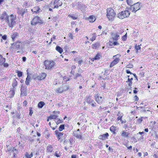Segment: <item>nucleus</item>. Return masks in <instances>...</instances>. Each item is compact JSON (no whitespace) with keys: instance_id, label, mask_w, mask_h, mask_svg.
I'll return each instance as SVG.
<instances>
[{"instance_id":"0e129e2a","label":"nucleus","mask_w":158,"mask_h":158,"mask_svg":"<svg viewBox=\"0 0 158 158\" xmlns=\"http://www.w3.org/2000/svg\"><path fill=\"white\" fill-rule=\"evenodd\" d=\"M134 98H135V101H137L138 100H139V98L138 97L136 96V95H135V97H134Z\"/></svg>"},{"instance_id":"20e7f679","label":"nucleus","mask_w":158,"mask_h":158,"mask_svg":"<svg viewBox=\"0 0 158 158\" xmlns=\"http://www.w3.org/2000/svg\"><path fill=\"white\" fill-rule=\"evenodd\" d=\"M107 16L110 19H112L115 16L116 14L114 12V10L112 8H107Z\"/></svg>"},{"instance_id":"6e6d98bb","label":"nucleus","mask_w":158,"mask_h":158,"mask_svg":"<svg viewBox=\"0 0 158 158\" xmlns=\"http://www.w3.org/2000/svg\"><path fill=\"white\" fill-rule=\"evenodd\" d=\"M127 37V34H126L125 35H124L122 37V40H126L125 38L126 39Z\"/></svg>"},{"instance_id":"393cba45","label":"nucleus","mask_w":158,"mask_h":158,"mask_svg":"<svg viewBox=\"0 0 158 158\" xmlns=\"http://www.w3.org/2000/svg\"><path fill=\"white\" fill-rule=\"evenodd\" d=\"M31 81V77L29 76H27L25 81V84L27 85H29V83Z\"/></svg>"},{"instance_id":"e2e57ef3","label":"nucleus","mask_w":158,"mask_h":158,"mask_svg":"<svg viewBox=\"0 0 158 158\" xmlns=\"http://www.w3.org/2000/svg\"><path fill=\"white\" fill-rule=\"evenodd\" d=\"M132 75H133L134 76V77L135 78H136V79L138 81V77H137V76L136 75V74H135V73H133V74H132Z\"/></svg>"},{"instance_id":"dca6fc26","label":"nucleus","mask_w":158,"mask_h":158,"mask_svg":"<svg viewBox=\"0 0 158 158\" xmlns=\"http://www.w3.org/2000/svg\"><path fill=\"white\" fill-rule=\"evenodd\" d=\"M119 60L118 58H115L110 63V67L111 68L116 64L119 61Z\"/></svg>"},{"instance_id":"79ce46f5","label":"nucleus","mask_w":158,"mask_h":158,"mask_svg":"<svg viewBox=\"0 0 158 158\" xmlns=\"http://www.w3.org/2000/svg\"><path fill=\"white\" fill-rule=\"evenodd\" d=\"M54 155L58 157H59L60 156V152L58 153L57 152H56L55 153V154H54Z\"/></svg>"},{"instance_id":"b1692460","label":"nucleus","mask_w":158,"mask_h":158,"mask_svg":"<svg viewBox=\"0 0 158 158\" xmlns=\"http://www.w3.org/2000/svg\"><path fill=\"white\" fill-rule=\"evenodd\" d=\"M116 127L114 126H112L110 128V131L113 133L114 134H116L115 131H116Z\"/></svg>"},{"instance_id":"c756f323","label":"nucleus","mask_w":158,"mask_h":158,"mask_svg":"<svg viewBox=\"0 0 158 158\" xmlns=\"http://www.w3.org/2000/svg\"><path fill=\"white\" fill-rule=\"evenodd\" d=\"M101 57V55L99 53H98L93 59L94 60H99Z\"/></svg>"},{"instance_id":"49530a36","label":"nucleus","mask_w":158,"mask_h":158,"mask_svg":"<svg viewBox=\"0 0 158 158\" xmlns=\"http://www.w3.org/2000/svg\"><path fill=\"white\" fill-rule=\"evenodd\" d=\"M68 16L70 17H71L72 18H73V19H76L77 18V17H76L75 16L72 15H68Z\"/></svg>"},{"instance_id":"aec40b11","label":"nucleus","mask_w":158,"mask_h":158,"mask_svg":"<svg viewBox=\"0 0 158 158\" xmlns=\"http://www.w3.org/2000/svg\"><path fill=\"white\" fill-rule=\"evenodd\" d=\"M121 135L123 137H126L128 136V134L124 131H123L120 132Z\"/></svg>"},{"instance_id":"052dcab7","label":"nucleus","mask_w":158,"mask_h":158,"mask_svg":"<svg viewBox=\"0 0 158 158\" xmlns=\"http://www.w3.org/2000/svg\"><path fill=\"white\" fill-rule=\"evenodd\" d=\"M58 74H59V77H60V78H64V76H63L61 74V73H58Z\"/></svg>"},{"instance_id":"4d7b16f0","label":"nucleus","mask_w":158,"mask_h":158,"mask_svg":"<svg viewBox=\"0 0 158 158\" xmlns=\"http://www.w3.org/2000/svg\"><path fill=\"white\" fill-rule=\"evenodd\" d=\"M134 89H135V90H133V93H134L136 94L138 92V91L136 90V89H137L136 87L134 88Z\"/></svg>"},{"instance_id":"f257e3e1","label":"nucleus","mask_w":158,"mask_h":158,"mask_svg":"<svg viewBox=\"0 0 158 158\" xmlns=\"http://www.w3.org/2000/svg\"><path fill=\"white\" fill-rule=\"evenodd\" d=\"M15 18L16 17L12 14L10 16L8 15V22H6L8 23V26L12 28L15 24Z\"/></svg>"},{"instance_id":"2eb2a0df","label":"nucleus","mask_w":158,"mask_h":158,"mask_svg":"<svg viewBox=\"0 0 158 158\" xmlns=\"http://www.w3.org/2000/svg\"><path fill=\"white\" fill-rule=\"evenodd\" d=\"M21 95L22 96H26L27 95V92L25 88L22 86L21 89Z\"/></svg>"},{"instance_id":"4be33fe9","label":"nucleus","mask_w":158,"mask_h":158,"mask_svg":"<svg viewBox=\"0 0 158 158\" xmlns=\"http://www.w3.org/2000/svg\"><path fill=\"white\" fill-rule=\"evenodd\" d=\"M86 98V102L89 104L91 103L94 101V100L91 98V97L90 96L89 97H87Z\"/></svg>"},{"instance_id":"603ef678","label":"nucleus","mask_w":158,"mask_h":158,"mask_svg":"<svg viewBox=\"0 0 158 158\" xmlns=\"http://www.w3.org/2000/svg\"><path fill=\"white\" fill-rule=\"evenodd\" d=\"M7 36L6 35H5L2 36V39L3 40H5L7 39Z\"/></svg>"},{"instance_id":"a211bd4d","label":"nucleus","mask_w":158,"mask_h":158,"mask_svg":"<svg viewBox=\"0 0 158 158\" xmlns=\"http://www.w3.org/2000/svg\"><path fill=\"white\" fill-rule=\"evenodd\" d=\"M74 135L77 138L82 139V136L80 132L76 131L74 133Z\"/></svg>"},{"instance_id":"7ed1b4c3","label":"nucleus","mask_w":158,"mask_h":158,"mask_svg":"<svg viewBox=\"0 0 158 158\" xmlns=\"http://www.w3.org/2000/svg\"><path fill=\"white\" fill-rule=\"evenodd\" d=\"M11 46L10 47L11 49H13L14 46L15 47V49L16 50H20L22 46V44L21 42L19 40L17 41L16 42L11 44Z\"/></svg>"},{"instance_id":"8fccbe9b","label":"nucleus","mask_w":158,"mask_h":158,"mask_svg":"<svg viewBox=\"0 0 158 158\" xmlns=\"http://www.w3.org/2000/svg\"><path fill=\"white\" fill-rule=\"evenodd\" d=\"M73 141L74 140L73 138H70L69 139V142L71 145H73Z\"/></svg>"},{"instance_id":"72a5a7b5","label":"nucleus","mask_w":158,"mask_h":158,"mask_svg":"<svg viewBox=\"0 0 158 158\" xmlns=\"http://www.w3.org/2000/svg\"><path fill=\"white\" fill-rule=\"evenodd\" d=\"M80 77V79L82 78L81 74L77 73L75 74V77H74V79L75 80H76L77 79V77Z\"/></svg>"},{"instance_id":"a878e982","label":"nucleus","mask_w":158,"mask_h":158,"mask_svg":"<svg viewBox=\"0 0 158 158\" xmlns=\"http://www.w3.org/2000/svg\"><path fill=\"white\" fill-rule=\"evenodd\" d=\"M100 44L99 43H96L95 44H92V48L94 49H96L97 47L100 46Z\"/></svg>"},{"instance_id":"58836bf2","label":"nucleus","mask_w":158,"mask_h":158,"mask_svg":"<svg viewBox=\"0 0 158 158\" xmlns=\"http://www.w3.org/2000/svg\"><path fill=\"white\" fill-rule=\"evenodd\" d=\"M127 3L129 5H131L132 4H133V2L131 0H126Z\"/></svg>"},{"instance_id":"bf43d9fd","label":"nucleus","mask_w":158,"mask_h":158,"mask_svg":"<svg viewBox=\"0 0 158 158\" xmlns=\"http://www.w3.org/2000/svg\"><path fill=\"white\" fill-rule=\"evenodd\" d=\"M126 73H130V74H133V73H132L130 71H129V70H126Z\"/></svg>"},{"instance_id":"09e8293b","label":"nucleus","mask_w":158,"mask_h":158,"mask_svg":"<svg viewBox=\"0 0 158 158\" xmlns=\"http://www.w3.org/2000/svg\"><path fill=\"white\" fill-rule=\"evenodd\" d=\"M113 45H118L119 43L117 41H114L113 43Z\"/></svg>"},{"instance_id":"0eeeda50","label":"nucleus","mask_w":158,"mask_h":158,"mask_svg":"<svg viewBox=\"0 0 158 158\" xmlns=\"http://www.w3.org/2000/svg\"><path fill=\"white\" fill-rule=\"evenodd\" d=\"M69 89V88L67 85L63 84L60 88L56 90V92L57 93H61Z\"/></svg>"},{"instance_id":"69168bd1","label":"nucleus","mask_w":158,"mask_h":158,"mask_svg":"<svg viewBox=\"0 0 158 158\" xmlns=\"http://www.w3.org/2000/svg\"><path fill=\"white\" fill-rule=\"evenodd\" d=\"M27 76H29V77H31V74H30L29 73H28V69H27Z\"/></svg>"},{"instance_id":"412c9836","label":"nucleus","mask_w":158,"mask_h":158,"mask_svg":"<svg viewBox=\"0 0 158 158\" xmlns=\"http://www.w3.org/2000/svg\"><path fill=\"white\" fill-rule=\"evenodd\" d=\"M18 36V34L17 32H14L11 36V37L13 41H14L15 39L17 38Z\"/></svg>"},{"instance_id":"473e14b6","label":"nucleus","mask_w":158,"mask_h":158,"mask_svg":"<svg viewBox=\"0 0 158 158\" xmlns=\"http://www.w3.org/2000/svg\"><path fill=\"white\" fill-rule=\"evenodd\" d=\"M64 124H61L60 125L59 128V130L60 131H62L63 130H64Z\"/></svg>"},{"instance_id":"de8ad7c7","label":"nucleus","mask_w":158,"mask_h":158,"mask_svg":"<svg viewBox=\"0 0 158 158\" xmlns=\"http://www.w3.org/2000/svg\"><path fill=\"white\" fill-rule=\"evenodd\" d=\"M69 45H66L64 47V49H65L66 51H67V50L69 49Z\"/></svg>"},{"instance_id":"2f4dec72","label":"nucleus","mask_w":158,"mask_h":158,"mask_svg":"<svg viewBox=\"0 0 158 158\" xmlns=\"http://www.w3.org/2000/svg\"><path fill=\"white\" fill-rule=\"evenodd\" d=\"M77 9H82V4H80V3L78 2L77 3Z\"/></svg>"},{"instance_id":"9b49d317","label":"nucleus","mask_w":158,"mask_h":158,"mask_svg":"<svg viewBox=\"0 0 158 158\" xmlns=\"http://www.w3.org/2000/svg\"><path fill=\"white\" fill-rule=\"evenodd\" d=\"M112 38H111L113 41H117L119 38V36L118 34L117 33H113L112 35Z\"/></svg>"},{"instance_id":"774afa93","label":"nucleus","mask_w":158,"mask_h":158,"mask_svg":"<svg viewBox=\"0 0 158 158\" xmlns=\"http://www.w3.org/2000/svg\"><path fill=\"white\" fill-rule=\"evenodd\" d=\"M82 62L83 61L82 60H81L78 61V63L79 64L81 65Z\"/></svg>"},{"instance_id":"6ab92c4d","label":"nucleus","mask_w":158,"mask_h":158,"mask_svg":"<svg viewBox=\"0 0 158 158\" xmlns=\"http://www.w3.org/2000/svg\"><path fill=\"white\" fill-rule=\"evenodd\" d=\"M53 148L52 145H49L47 147V152H52Z\"/></svg>"},{"instance_id":"9d476101","label":"nucleus","mask_w":158,"mask_h":158,"mask_svg":"<svg viewBox=\"0 0 158 158\" xmlns=\"http://www.w3.org/2000/svg\"><path fill=\"white\" fill-rule=\"evenodd\" d=\"M8 15H7L6 12H4L1 16H0V19L5 20L6 22H8Z\"/></svg>"},{"instance_id":"f8f14e48","label":"nucleus","mask_w":158,"mask_h":158,"mask_svg":"<svg viewBox=\"0 0 158 158\" xmlns=\"http://www.w3.org/2000/svg\"><path fill=\"white\" fill-rule=\"evenodd\" d=\"M55 6L54 8H58L59 6H61L62 4V2L60 0H55L54 2Z\"/></svg>"},{"instance_id":"bb28decb","label":"nucleus","mask_w":158,"mask_h":158,"mask_svg":"<svg viewBox=\"0 0 158 158\" xmlns=\"http://www.w3.org/2000/svg\"><path fill=\"white\" fill-rule=\"evenodd\" d=\"M88 19L90 22H93L95 21V19L94 16L91 15L89 17Z\"/></svg>"},{"instance_id":"f704fd0d","label":"nucleus","mask_w":158,"mask_h":158,"mask_svg":"<svg viewBox=\"0 0 158 158\" xmlns=\"http://www.w3.org/2000/svg\"><path fill=\"white\" fill-rule=\"evenodd\" d=\"M17 85V81H16V79H15L14 80L13 82V87L15 88L16 87Z\"/></svg>"},{"instance_id":"423d86ee","label":"nucleus","mask_w":158,"mask_h":158,"mask_svg":"<svg viewBox=\"0 0 158 158\" xmlns=\"http://www.w3.org/2000/svg\"><path fill=\"white\" fill-rule=\"evenodd\" d=\"M130 14L129 11L128 10L122 11L118 15V17L120 19H123L128 17Z\"/></svg>"},{"instance_id":"1a4fd4ad","label":"nucleus","mask_w":158,"mask_h":158,"mask_svg":"<svg viewBox=\"0 0 158 158\" xmlns=\"http://www.w3.org/2000/svg\"><path fill=\"white\" fill-rule=\"evenodd\" d=\"M94 97L95 98L96 101L99 104H101L104 102V98L101 96H99L98 94H95Z\"/></svg>"},{"instance_id":"c03bdc74","label":"nucleus","mask_w":158,"mask_h":158,"mask_svg":"<svg viewBox=\"0 0 158 158\" xmlns=\"http://www.w3.org/2000/svg\"><path fill=\"white\" fill-rule=\"evenodd\" d=\"M133 65L132 64H129L127 65L126 66V67L127 68H133Z\"/></svg>"},{"instance_id":"a18cd8bd","label":"nucleus","mask_w":158,"mask_h":158,"mask_svg":"<svg viewBox=\"0 0 158 158\" xmlns=\"http://www.w3.org/2000/svg\"><path fill=\"white\" fill-rule=\"evenodd\" d=\"M113 40L111 39H110V41L109 42V45L110 46H111L113 45Z\"/></svg>"},{"instance_id":"e433bc0d","label":"nucleus","mask_w":158,"mask_h":158,"mask_svg":"<svg viewBox=\"0 0 158 158\" xmlns=\"http://www.w3.org/2000/svg\"><path fill=\"white\" fill-rule=\"evenodd\" d=\"M13 148L12 147L8 146L7 147V150L9 152H12Z\"/></svg>"},{"instance_id":"ddd939ff","label":"nucleus","mask_w":158,"mask_h":158,"mask_svg":"<svg viewBox=\"0 0 158 158\" xmlns=\"http://www.w3.org/2000/svg\"><path fill=\"white\" fill-rule=\"evenodd\" d=\"M46 74L45 73H42L38 76L36 78L39 80H41L45 78Z\"/></svg>"},{"instance_id":"5701e85b","label":"nucleus","mask_w":158,"mask_h":158,"mask_svg":"<svg viewBox=\"0 0 158 158\" xmlns=\"http://www.w3.org/2000/svg\"><path fill=\"white\" fill-rule=\"evenodd\" d=\"M56 50L60 54L62 53L63 52V49L59 46H56Z\"/></svg>"},{"instance_id":"13d9d810","label":"nucleus","mask_w":158,"mask_h":158,"mask_svg":"<svg viewBox=\"0 0 158 158\" xmlns=\"http://www.w3.org/2000/svg\"><path fill=\"white\" fill-rule=\"evenodd\" d=\"M26 156L27 158H31V155L28 153H27L26 155Z\"/></svg>"},{"instance_id":"3c124183","label":"nucleus","mask_w":158,"mask_h":158,"mask_svg":"<svg viewBox=\"0 0 158 158\" xmlns=\"http://www.w3.org/2000/svg\"><path fill=\"white\" fill-rule=\"evenodd\" d=\"M143 120V117H141V118H139L137 120V122L138 123H141Z\"/></svg>"},{"instance_id":"a19ab883","label":"nucleus","mask_w":158,"mask_h":158,"mask_svg":"<svg viewBox=\"0 0 158 158\" xmlns=\"http://www.w3.org/2000/svg\"><path fill=\"white\" fill-rule=\"evenodd\" d=\"M135 48L136 49V50L137 51V52H138V50L140 49L141 48L140 47L139 45L137 46V45H135Z\"/></svg>"},{"instance_id":"39448f33","label":"nucleus","mask_w":158,"mask_h":158,"mask_svg":"<svg viewBox=\"0 0 158 158\" xmlns=\"http://www.w3.org/2000/svg\"><path fill=\"white\" fill-rule=\"evenodd\" d=\"M44 64L45 67V69H50L54 67L55 63L50 60H46L44 62Z\"/></svg>"},{"instance_id":"680f3d73","label":"nucleus","mask_w":158,"mask_h":158,"mask_svg":"<svg viewBox=\"0 0 158 158\" xmlns=\"http://www.w3.org/2000/svg\"><path fill=\"white\" fill-rule=\"evenodd\" d=\"M3 66L5 67H7L8 66L9 64L7 63H4L3 64Z\"/></svg>"},{"instance_id":"f3484780","label":"nucleus","mask_w":158,"mask_h":158,"mask_svg":"<svg viewBox=\"0 0 158 158\" xmlns=\"http://www.w3.org/2000/svg\"><path fill=\"white\" fill-rule=\"evenodd\" d=\"M56 135L57 136V138L58 139H60L61 137L63 135L64 133L62 132H59L58 130H56L55 131Z\"/></svg>"},{"instance_id":"4c0bfd02","label":"nucleus","mask_w":158,"mask_h":158,"mask_svg":"<svg viewBox=\"0 0 158 158\" xmlns=\"http://www.w3.org/2000/svg\"><path fill=\"white\" fill-rule=\"evenodd\" d=\"M17 73L18 77H20L22 76L23 73L22 72L18 71L17 72Z\"/></svg>"},{"instance_id":"864d4df0","label":"nucleus","mask_w":158,"mask_h":158,"mask_svg":"<svg viewBox=\"0 0 158 158\" xmlns=\"http://www.w3.org/2000/svg\"><path fill=\"white\" fill-rule=\"evenodd\" d=\"M15 152V153H17L18 152V150L16 148H15L13 147V149H12V152Z\"/></svg>"},{"instance_id":"6e6552de","label":"nucleus","mask_w":158,"mask_h":158,"mask_svg":"<svg viewBox=\"0 0 158 158\" xmlns=\"http://www.w3.org/2000/svg\"><path fill=\"white\" fill-rule=\"evenodd\" d=\"M42 23L43 22L39 17L35 16L31 21V24L33 25H35L37 23Z\"/></svg>"},{"instance_id":"c85d7f7f","label":"nucleus","mask_w":158,"mask_h":158,"mask_svg":"<svg viewBox=\"0 0 158 158\" xmlns=\"http://www.w3.org/2000/svg\"><path fill=\"white\" fill-rule=\"evenodd\" d=\"M45 103L43 102H40L38 105V107L40 108H42L44 105Z\"/></svg>"},{"instance_id":"4468645a","label":"nucleus","mask_w":158,"mask_h":158,"mask_svg":"<svg viewBox=\"0 0 158 158\" xmlns=\"http://www.w3.org/2000/svg\"><path fill=\"white\" fill-rule=\"evenodd\" d=\"M109 134L107 133H106L105 134H103L102 135H100L98 137V138L102 140H105L108 138L109 136Z\"/></svg>"},{"instance_id":"f03ea898","label":"nucleus","mask_w":158,"mask_h":158,"mask_svg":"<svg viewBox=\"0 0 158 158\" xmlns=\"http://www.w3.org/2000/svg\"><path fill=\"white\" fill-rule=\"evenodd\" d=\"M141 3L137 2L133 5L132 4L130 6V10H132V12L135 13L136 11L139 10L142 6L140 5Z\"/></svg>"},{"instance_id":"5fc2aeb1","label":"nucleus","mask_w":158,"mask_h":158,"mask_svg":"<svg viewBox=\"0 0 158 158\" xmlns=\"http://www.w3.org/2000/svg\"><path fill=\"white\" fill-rule=\"evenodd\" d=\"M18 13L19 14L21 15H23L24 14V11H23L19 10Z\"/></svg>"},{"instance_id":"37998d69","label":"nucleus","mask_w":158,"mask_h":158,"mask_svg":"<svg viewBox=\"0 0 158 158\" xmlns=\"http://www.w3.org/2000/svg\"><path fill=\"white\" fill-rule=\"evenodd\" d=\"M57 117V116L55 115H53L51 116H50L49 117L50 118V119H56Z\"/></svg>"},{"instance_id":"338daca9","label":"nucleus","mask_w":158,"mask_h":158,"mask_svg":"<svg viewBox=\"0 0 158 158\" xmlns=\"http://www.w3.org/2000/svg\"><path fill=\"white\" fill-rule=\"evenodd\" d=\"M122 116H119L118 117L117 119L118 120H122Z\"/></svg>"},{"instance_id":"7c9ffc66","label":"nucleus","mask_w":158,"mask_h":158,"mask_svg":"<svg viewBox=\"0 0 158 158\" xmlns=\"http://www.w3.org/2000/svg\"><path fill=\"white\" fill-rule=\"evenodd\" d=\"M93 36L90 39V40L92 41H94L95 40L96 38V34L95 33H94L93 34Z\"/></svg>"},{"instance_id":"cd10ccee","label":"nucleus","mask_w":158,"mask_h":158,"mask_svg":"<svg viewBox=\"0 0 158 158\" xmlns=\"http://www.w3.org/2000/svg\"><path fill=\"white\" fill-rule=\"evenodd\" d=\"M5 58H3L2 55L0 54V65L3 64L5 61Z\"/></svg>"},{"instance_id":"c9c22d12","label":"nucleus","mask_w":158,"mask_h":158,"mask_svg":"<svg viewBox=\"0 0 158 158\" xmlns=\"http://www.w3.org/2000/svg\"><path fill=\"white\" fill-rule=\"evenodd\" d=\"M56 120L57 121H56V123L57 124H58L59 123H62L63 122V120H60V119H57Z\"/></svg>"},{"instance_id":"ea45409f","label":"nucleus","mask_w":158,"mask_h":158,"mask_svg":"<svg viewBox=\"0 0 158 158\" xmlns=\"http://www.w3.org/2000/svg\"><path fill=\"white\" fill-rule=\"evenodd\" d=\"M29 114L30 116H31L32 114L33 113L32 108L31 107L29 108Z\"/></svg>"}]
</instances>
